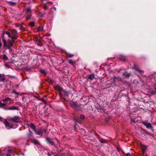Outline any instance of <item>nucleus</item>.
Returning <instances> with one entry per match:
<instances>
[{
	"label": "nucleus",
	"instance_id": "obj_39",
	"mask_svg": "<svg viewBox=\"0 0 156 156\" xmlns=\"http://www.w3.org/2000/svg\"><path fill=\"white\" fill-rule=\"evenodd\" d=\"M131 121L132 122H135V121H134V119H131Z\"/></svg>",
	"mask_w": 156,
	"mask_h": 156
},
{
	"label": "nucleus",
	"instance_id": "obj_46",
	"mask_svg": "<svg viewBox=\"0 0 156 156\" xmlns=\"http://www.w3.org/2000/svg\"><path fill=\"white\" fill-rule=\"evenodd\" d=\"M146 156H148V155L147 154H146Z\"/></svg>",
	"mask_w": 156,
	"mask_h": 156
},
{
	"label": "nucleus",
	"instance_id": "obj_18",
	"mask_svg": "<svg viewBox=\"0 0 156 156\" xmlns=\"http://www.w3.org/2000/svg\"><path fill=\"white\" fill-rule=\"evenodd\" d=\"M12 39V40L10 41H8V44L10 46H12L14 42V41Z\"/></svg>",
	"mask_w": 156,
	"mask_h": 156
},
{
	"label": "nucleus",
	"instance_id": "obj_20",
	"mask_svg": "<svg viewBox=\"0 0 156 156\" xmlns=\"http://www.w3.org/2000/svg\"><path fill=\"white\" fill-rule=\"evenodd\" d=\"M12 153V151L11 150L9 149L8 150L7 153L6 154V156H11L10 154Z\"/></svg>",
	"mask_w": 156,
	"mask_h": 156
},
{
	"label": "nucleus",
	"instance_id": "obj_2",
	"mask_svg": "<svg viewBox=\"0 0 156 156\" xmlns=\"http://www.w3.org/2000/svg\"><path fill=\"white\" fill-rule=\"evenodd\" d=\"M20 118L18 116H15L13 118H11L10 120L12 122H19Z\"/></svg>",
	"mask_w": 156,
	"mask_h": 156
},
{
	"label": "nucleus",
	"instance_id": "obj_1",
	"mask_svg": "<svg viewBox=\"0 0 156 156\" xmlns=\"http://www.w3.org/2000/svg\"><path fill=\"white\" fill-rule=\"evenodd\" d=\"M9 34V37L12 39H16L17 38V32L15 30H11Z\"/></svg>",
	"mask_w": 156,
	"mask_h": 156
},
{
	"label": "nucleus",
	"instance_id": "obj_15",
	"mask_svg": "<svg viewBox=\"0 0 156 156\" xmlns=\"http://www.w3.org/2000/svg\"><path fill=\"white\" fill-rule=\"evenodd\" d=\"M94 74H90L88 77V78L90 80H92L94 79Z\"/></svg>",
	"mask_w": 156,
	"mask_h": 156
},
{
	"label": "nucleus",
	"instance_id": "obj_31",
	"mask_svg": "<svg viewBox=\"0 0 156 156\" xmlns=\"http://www.w3.org/2000/svg\"><path fill=\"white\" fill-rule=\"evenodd\" d=\"M3 59L5 60H6L8 59V58L5 55H3Z\"/></svg>",
	"mask_w": 156,
	"mask_h": 156
},
{
	"label": "nucleus",
	"instance_id": "obj_40",
	"mask_svg": "<svg viewBox=\"0 0 156 156\" xmlns=\"http://www.w3.org/2000/svg\"><path fill=\"white\" fill-rule=\"evenodd\" d=\"M29 130V132H30V134H32V132L30 130V129H29V130Z\"/></svg>",
	"mask_w": 156,
	"mask_h": 156
},
{
	"label": "nucleus",
	"instance_id": "obj_30",
	"mask_svg": "<svg viewBox=\"0 0 156 156\" xmlns=\"http://www.w3.org/2000/svg\"><path fill=\"white\" fill-rule=\"evenodd\" d=\"M100 141L102 143H105L107 141L105 140L101 139L100 140Z\"/></svg>",
	"mask_w": 156,
	"mask_h": 156
},
{
	"label": "nucleus",
	"instance_id": "obj_41",
	"mask_svg": "<svg viewBox=\"0 0 156 156\" xmlns=\"http://www.w3.org/2000/svg\"><path fill=\"white\" fill-rule=\"evenodd\" d=\"M13 93H15V94H17V93H16V92L15 91H13Z\"/></svg>",
	"mask_w": 156,
	"mask_h": 156
},
{
	"label": "nucleus",
	"instance_id": "obj_45",
	"mask_svg": "<svg viewBox=\"0 0 156 156\" xmlns=\"http://www.w3.org/2000/svg\"><path fill=\"white\" fill-rule=\"evenodd\" d=\"M55 10H56V8H55Z\"/></svg>",
	"mask_w": 156,
	"mask_h": 156
},
{
	"label": "nucleus",
	"instance_id": "obj_4",
	"mask_svg": "<svg viewBox=\"0 0 156 156\" xmlns=\"http://www.w3.org/2000/svg\"><path fill=\"white\" fill-rule=\"evenodd\" d=\"M4 124L5 127L8 129L12 128V125L9 122L7 121H5L4 122Z\"/></svg>",
	"mask_w": 156,
	"mask_h": 156
},
{
	"label": "nucleus",
	"instance_id": "obj_26",
	"mask_svg": "<svg viewBox=\"0 0 156 156\" xmlns=\"http://www.w3.org/2000/svg\"><path fill=\"white\" fill-rule=\"evenodd\" d=\"M130 75V74L128 73L127 72H125L123 73V75L125 77H128Z\"/></svg>",
	"mask_w": 156,
	"mask_h": 156
},
{
	"label": "nucleus",
	"instance_id": "obj_44",
	"mask_svg": "<svg viewBox=\"0 0 156 156\" xmlns=\"http://www.w3.org/2000/svg\"><path fill=\"white\" fill-rule=\"evenodd\" d=\"M48 155L49 156H50V155H49V154H48Z\"/></svg>",
	"mask_w": 156,
	"mask_h": 156
},
{
	"label": "nucleus",
	"instance_id": "obj_42",
	"mask_svg": "<svg viewBox=\"0 0 156 156\" xmlns=\"http://www.w3.org/2000/svg\"><path fill=\"white\" fill-rule=\"evenodd\" d=\"M0 156H3V155H2V154H1V155L0 154Z\"/></svg>",
	"mask_w": 156,
	"mask_h": 156
},
{
	"label": "nucleus",
	"instance_id": "obj_13",
	"mask_svg": "<svg viewBox=\"0 0 156 156\" xmlns=\"http://www.w3.org/2000/svg\"><path fill=\"white\" fill-rule=\"evenodd\" d=\"M5 78L3 75L0 74V82H3L5 80Z\"/></svg>",
	"mask_w": 156,
	"mask_h": 156
},
{
	"label": "nucleus",
	"instance_id": "obj_21",
	"mask_svg": "<svg viewBox=\"0 0 156 156\" xmlns=\"http://www.w3.org/2000/svg\"><path fill=\"white\" fill-rule=\"evenodd\" d=\"M55 88L57 90H58L59 91H61L62 90V88L59 86H55Z\"/></svg>",
	"mask_w": 156,
	"mask_h": 156
},
{
	"label": "nucleus",
	"instance_id": "obj_9",
	"mask_svg": "<svg viewBox=\"0 0 156 156\" xmlns=\"http://www.w3.org/2000/svg\"><path fill=\"white\" fill-rule=\"evenodd\" d=\"M84 116L83 115H81L80 117V119L79 120L77 118H75V121L78 123H80L81 120H83L84 118Z\"/></svg>",
	"mask_w": 156,
	"mask_h": 156
},
{
	"label": "nucleus",
	"instance_id": "obj_5",
	"mask_svg": "<svg viewBox=\"0 0 156 156\" xmlns=\"http://www.w3.org/2000/svg\"><path fill=\"white\" fill-rule=\"evenodd\" d=\"M71 106L74 109L77 110L79 108V105L76 102H73L71 104Z\"/></svg>",
	"mask_w": 156,
	"mask_h": 156
},
{
	"label": "nucleus",
	"instance_id": "obj_6",
	"mask_svg": "<svg viewBox=\"0 0 156 156\" xmlns=\"http://www.w3.org/2000/svg\"><path fill=\"white\" fill-rule=\"evenodd\" d=\"M46 140L48 144L52 146L55 145L53 141V139H50L49 138H46Z\"/></svg>",
	"mask_w": 156,
	"mask_h": 156
},
{
	"label": "nucleus",
	"instance_id": "obj_16",
	"mask_svg": "<svg viewBox=\"0 0 156 156\" xmlns=\"http://www.w3.org/2000/svg\"><path fill=\"white\" fill-rule=\"evenodd\" d=\"M141 146L142 149V151H143V153H144L145 150L146 149V146L144 145H143V144H141Z\"/></svg>",
	"mask_w": 156,
	"mask_h": 156
},
{
	"label": "nucleus",
	"instance_id": "obj_22",
	"mask_svg": "<svg viewBox=\"0 0 156 156\" xmlns=\"http://www.w3.org/2000/svg\"><path fill=\"white\" fill-rule=\"evenodd\" d=\"M2 40H3V46H6L7 44V42H6V41L4 38L3 37H2Z\"/></svg>",
	"mask_w": 156,
	"mask_h": 156
},
{
	"label": "nucleus",
	"instance_id": "obj_8",
	"mask_svg": "<svg viewBox=\"0 0 156 156\" xmlns=\"http://www.w3.org/2000/svg\"><path fill=\"white\" fill-rule=\"evenodd\" d=\"M143 124L147 128H151L152 127L151 124L150 123H148L146 122H143Z\"/></svg>",
	"mask_w": 156,
	"mask_h": 156
},
{
	"label": "nucleus",
	"instance_id": "obj_12",
	"mask_svg": "<svg viewBox=\"0 0 156 156\" xmlns=\"http://www.w3.org/2000/svg\"><path fill=\"white\" fill-rule=\"evenodd\" d=\"M2 101L4 102H6L8 101L10 102L11 101V99L9 98H7L4 99H3Z\"/></svg>",
	"mask_w": 156,
	"mask_h": 156
},
{
	"label": "nucleus",
	"instance_id": "obj_32",
	"mask_svg": "<svg viewBox=\"0 0 156 156\" xmlns=\"http://www.w3.org/2000/svg\"><path fill=\"white\" fill-rule=\"evenodd\" d=\"M41 73H44V75L46 74L45 71H44V70L43 69L41 70Z\"/></svg>",
	"mask_w": 156,
	"mask_h": 156
},
{
	"label": "nucleus",
	"instance_id": "obj_38",
	"mask_svg": "<svg viewBox=\"0 0 156 156\" xmlns=\"http://www.w3.org/2000/svg\"><path fill=\"white\" fill-rule=\"evenodd\" d=\"M23 27H22V26H20V30H23Z\"/></svg>",
	"mask_w": 156,
	"mask_h": 156
},
{
	"label": "nucleus",
	"instance_id": "obj_28",
	"mask_svg": "<svg viewBox=\"0 0 156 156\" xmlns=\"http://www.w3.org/2000/svg\"><path fill=\"white\" fill-rule=\"evenodd\" d=\"M29 26L31 27H33L34 26V23L33 22L30 23L29 24Z\"/></svg>",
	"mask_w": 156,
	"mask_h": 156
},
{
	"label": "nucleus",
	"instance_id": "obj_24",
	"mask_svg": "<svg viewBox=\"0 0 156 156\" xmlns=\"http://www.w3.org/2000/svg\"><path fill=\"white\" fill-rule=\"evenodd\" d=\"M26 11L27 12L31 13V9L30 8H28L26 9Z\"/></svg>",
	"mask_w": 156,
	"mask_h": 156
},
{
	"label": "nucleus",
	"instance_id": "obj_7",
	"mask_svg": "<svg viewBox=\"0 0 156 156\" xmlns=\"http://www.w3.org/2000/svg\"><path fill=\"white\" fill-rule=\"evenodd\" d=\"M19 107L16 106H10L6 109V110H18Z\"/></svg>",
	"mask_w": 156,
	"mask_h": 156
},
{
	"label": "nucleus",
	"instance_id": "obj_27",
	"mask_svg": "<svg viewBox=\"0 0 156 156\" xmlns=\"http://www.w3.org/2000/svg\"><path fill=\"white\" fill-rule=\"evenodd\" d=\"M30 127L33 129H35V126L34 124L32 123H31L30 124Z\"/></svg>",
	"mask_w": 156,
	"mask_h": 156
},
{
	"label": "nucleus",
	"instance_id": "obj_36",
	"mask_svg": "<svg viewBox=\"0 0 156 156\" xmlns=\"http://www.w3.org/2000/svg\"><path fill=\"white\" fill-rule=\"evenodd\" d=\"M6 46H7V48L8 49H9L11 47H12V46H10L9 44H7Z\"/></svg>",
	"mask_w": 156,
	"mask_h": 156
},
{
	"label": "nucleus",
	"instance_id": "obj_34",
	"mask_svg": "<svg viewBox=\"0 0 156 156\" xmlns=\"http://www.w3.org/2000/svg\"><path fill=\"white\" fill-rule=\"evenodd\" d=\"M155 89L156 90V91L155 92H154V91L151 92H151H150V93H151L152 94H154L156 93V88H155Z\"/></svg>",
	"mask_w": 156,
	"mask_h": 156
},
{
	"label": "nucleus",
	"instance_id": "obj_37",
	"mask_svg": "<svg viewBox=\"0 0 156 156\" xmlns=\"http://www.w3.org/2000/svg\"><path fill=\"white\" fill-rule=\"evenodd\" d=\"M43 8L44 10H46L47 9V7L46 5H44L43 7Z\"/></svg>",
	"mask_w": 156,
	"mask_h": 156
},
{
	"label": "nucleus",
	"instance_id": "obj_10",
	"mask_svg": "<svg viewBox=\"0 0 156 156\" xmlns=\"http://www.w3.org/2000/svg\"><path fill=\"white\" fill-rule=\"evenodd\" d=\"M32 142L35 145H40L39 142L37 140H32Z\"/></svg>",
	"mask_w": 156,
	"mask_h": 156
},
{
	"label": "nucleus",
	"instance_id": "obj_25",
	"mask_svg": "<svg viewBox=\"0 0 156 156\" xmlns=\"http://www.w3.org/2000/svg\"><path fill=\"white\" fill-rule=\"evenodd\" d=\"M135 69L136 71H138L140 74L144 73V71L142 70H140L138 69L135 68Z\"/></svg>",
	"mask_w": 156,
	"mask_h": 156
},
{
	"label": "nucleus",
	"instance_id": "obj_23",
	"mask_svg": "<svg viewBox=\"0 0 156 156\" xmlns=\"http://www.w3.org/2000/svg\"><path fill=\"white\" fill-rule=\"evenodd\" d=\"M68 63L73 66L75 64V62L71 60H69Z\"/></svg>",
	"mask_w": 156,
	"mask_h": 156
},
{
	"label": "nucleus",
	"instance_id": "obj_43",
	"mask_svg": "<svg viewBox=\"0 0 156 156\" xmlns=\"http://www.w3.org/2000/svg\"><path fill=\"white\" fill-rule=\"evenodd\" d=\"M29 18H27V20L29 19Z\"/></svg>",
	"mask_w": 156,
	"mask_h": 156
},
{
	"label": "nucleus",
	"instance_id": "obj_29",
	"mask_svg": "<svg viewBox=\"0 0 156 156\" xmlns=\"http://www.w3.org/2000/svg\"><path fill=\"white\" fill-rule=\"evenodd\" d=\"M43 27L40 26L38 27V31H41L43 30Z\"/></svg>",
	"mask_w": 156,
	"mask_h": 156
},
{
	"label": "nucleus",
	"instance_id": "obj_19",
	"mask_svg": "<svg viewBox=\"0 0 156 156\" xmlns=\"http://www.w3.org/2000/svg\"><path fill=\"white\" fill-rule=\"evenodd\" d=\"M6 103H2L0 101V108H3L6 105Z\"/></svg>",
	"mask_w": 156,
	"mask_h": 156
},
{
	"label": "nucleus",
	"instance_id": "obj_14",
	"mask_svg": "<svg viewBox=\"0 0 156 156\" xmlns=\"http://www.w3.org/2000/svg\"><path fill=\"white\" fill-rule=\"evenodd\" d=\"M64 94L67 97H68L69 94H70L72 96L73 95V94L72 93H70L66 91H64Z\"/></svg>",
	"mask_w": 156,
	"mask_h": 156
},
{
	"label": "nucleus",
	"instance_id": "obj_47",
	"mask_svg": "<svg viewBox=\"0 0 156 156\" xmlns=\"http://www.w3.org/2000/svg\"><path fill=\"white\" fill-rule=\"evenodd\" d=\"M64 99L65 101H66V100H65V99Z\"/></svg>",
	"mask_w": 156,
	"mask_h": 156
},
{
	"label": "nucleus",
	"instance_id": "obj_11",
	"mask_svg": "<svg viewBox=\"0 0 156 156\" xmlns=\"http://www.w3.org/2000/svg\"><path fill=\"white\" fill-rule=\"evenodd\" d=\"M7 3L10 5L14 6L16 5V3L14 2L11 1L7 2Z\"/></svg>",
	"mask_w": 156,
	"mask_h": 156
},
{
	"label": "nucleus",
	"instance_id": "obj_17",
	"mask_svg": "<svg viewBox=\"0 0 156 156\" xmlns=\"http://www.w3.org/2000/svg\"><path fill=\"white\" fill-rule=\"evenodd\" d=\"M66 55L68 58H72L74 56V55L73 54L69 53H66Z\"/></svg>",
	"mask_w": 156,
	"mask_h": 156
},
{
	"label": "nucleus",
	"instance_id": "obj_3",
	"mask_svg": "<svg viewBox=\"0 0 156 156\" xmlns=\"http://www.w3.org/2000/svg\"><path fill=\"white\" fill-rule=\"evenodd\" d=\"M44 130L41 129H38V130H35L34 132L37 135L42 136L44 133Z\"/></svg>",
	"mask_w": 156,
	"mask_h": 156
},
{
	"label": "nucleus",
	"instance_id": "obj_35",
	"mask_svg": "<svg viewBox=\"0 0 156 156\" xmlns=\"http://www.w3.org/2000/svg\"><path fill=\"white\" fill-rule=\"evenodd\" d=\"M132 154L129 153H128L126 154V156H132Z\"/></svg>",
	"mask_w": 156,
	"mask_h": 156
},
{
	"label": "nucleus",
	"instance_id": "obj_33",
	"mask_svg": "<svg viewBox=\"0 0 156 156\" xmlns=\"http://www.w3.org/2000/svg\"><path fill=\"white\" fill-rule=\"evenodd\" d=\"M9 33H10V31L8 32L7 31H5L4 32V33L8 35L9 37V35L10 34Z\"/></svg>",
	"mask_w": 156,
	"mask_h": 156
}]
</instances>
